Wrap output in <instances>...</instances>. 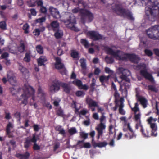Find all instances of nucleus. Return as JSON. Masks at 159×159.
<instances>
[{
    "mask_svg": "<svg viewBox=\"0 0 159 159\" xmlns=\"http://www.w3.org/2000/svg\"><path fill=\"white\" fill-rule=\"evenodd\" d=\"M111 9L113 12L121 17L126 18L131 20H134L131 11L128 9L123 8L120 4H116L114 6H112Z\"/></svg>",
    "mask_w": 159,
    "mask_h": 159,
    "instance_id": "nucleus-3",
    "label": "nucleus"
},
{
    "mask_svg": "<svg viewBox=\"0 0 159 159\" xmlns=\"http://www.w3.org/2000/svg\"><path fill=\"white\" fill-rule=\"evenodd\" d=\"M40 30L39 29H36L34 30L33 33H34V35L35 36H39L40 34Z\"/></svg>",
    "mask_w": 159,
    "mask_h": 159,
    "instance_id": "nucleus-55",
    "label": "nucleus"
},
{
    "mask_svg": "<svg viewBox=\"0 0 159 159\" xmlns=\"http://www.w3.org/2000/svg\"><path fill=\"white\" fill-rule=\"evenodd\" d=\"M81 44L84 46L86 48H88L89 47L88 41L86 39H82L80 40Z\"/></svg>",
    "mask_w": 159,
    "mask_h": 159,
    "instance_id": "nucleus-30",
    "label": "nucleus"
},
{
    "mask_svg": "<svg viewBox=\"0 0 159 159\" xmlns=\"http://www.w3.org/2000/svg\"><path fill=\"white\" fill-rule=\"evenodd\" d=\"M138 103H136L135 104L134 107V108H131V109L134 112V114L137 113L138 111L140 112L139 108L138 107Z\"/></svg>",
    "mask_w": 159,
    "mask_h": 159,
    "instance_id": "nucleus-40",
    "label": "nucleus"
},
{
    "mask_svg": "<svg viewBox=\"0 0 159 159\" xmlns=\"http://www.w3.org/2000/svg\"><path fill=\"white\" fill-rule=\"evenodd\" d=\"M88 134L85 133L83 132H81L80 133V136L81 137L84 139H86L88 138Z\"/></svg>",
    "mask_w": 159,
    "mask_h": 159,
    "instance_id": "nucleus-53",
    "label": "nucleus"
},
{
    "mask_svg": "<svg viewBox=\"0 0 159 159\" xmlns=\"http://www.w3.org/2000/svg\"><path fill=\"white\" fill-rule=\"evenodd\" d=\"M31 52L30 50L26 52L24 58L23 60L26 62L28 63L31 61Z\"/></svg>",
    "mask_w": 159,
    "mask_h": 159,
    "instance_id": "nucleus-23",
    "label": "nucleus"
},
{
    "mask_svg": "<svg viewBox=\"0 0 159 159\" xmlns=\"http://www.w3.org/2000/svg\"><path fill=\"white\" fill-rule=\"evenodd\" d=\"M157 129L152 130L151 131V135L154 137L157 136Z\"/></svg>",
    "mask_w": 159,
    "mask_h": 159,
    "instance_id": "nucleus-61",
    "label": "nucleus"
},
{
    "mask_svg": "<svg viewBox=\"0 0 159 159\" xmlns=\"http://www.w3.org/2000/svg\"><path fill=\"white\" fill-rule=\"evenodd\" d=\"M55 129L57 131H59V134L63 136L66 134L65 130L63 128H62L61 126V125H58L57 126L55 127Z\"/></svg>",
    "mask_w": 159,
    "mask_h": 159,
    "instance_id": "nucleus-29",
    "label": "nucleus"
},
{
    "mask_svg": "<svg viewBox=\"0 0 159 159\" xmlns=\"http://www.w3.org/2000/svg\"><path fill=\"white\" fill-rule=\"evenodd\" d=\"M5 118L7 120H9L11 118V116H10V113L9 112L7 113L6 111L5 112Z\"/></svg>",
    "mask_w": 159,
    "mask_h": 159,
    "instance_id": "nucleus-62",
    "label": "nucleus"
},
{
    "mask_svg": "<svg viewBox=\"0 0 159 159\" xmlns=\"http://www.w3.org/2000/svg\"><path fill=\"white\" fill-rule=\"evenodd\" d=\"M6 24L5 21H3L0 22V28L5 30L6 29Z\"/></svg>",
    "mask_w": 159,
    "mask_h": 159,
    "instance_id": "nucleus-45",
    "label": "nucleus"
},
{
    "mask_svg": "<svg viewBox=\"0 0 159 159\" xmlns=\"http://www.w3.org/2000/svg\"><path fill=\"white\" fill-rule=\"evenodd\" d=\"M88 112L87 110L83 109L81 110L80 112V114L82 115H85Z\"/></svg>",
    "mask_w": 159,
    "mask_h": 159,
    "instance_id": "nucleus-57",
    "label": "nucleus"
},
{
    "mask_svg": "<svg viewBox=\"0 0 159 159\" xmlns=\"http://www.w3.org/2000/svg\"><path fill=\"white\" fill-rule=\"evenodd\" d=\"M80 62L81 63V66L82 69H85L86 68V64L84 60H80Z\"/></svg>",
    "mask_w": 159,
    "mask_h": 159,
    "instance_id": "nucleus-46",
    "label": "nucleus"
},
{
    "mask_svg": "<svg viewBox=\"0 0 159 159\" xmlns=\"http://www.w3.org/2000/svg\"><path fill=\"white\" fill-rule=\"evenodd\" d=\"M107 54L113 56L116 60L120 61H125L128 59L132 63H138L140 59L136 55L133 53H125L123 51L117 50L114 51L108 46L104 47Z\"/></svg>",
    "mask_w": 159,
    "mask_h": 159,
    "instance_id": "nucleus-1",
    "label": "nucleus"
},
{
    "mask_svg": "<svg viewBox=\"0 0 159 159\" xmlns=\"http://www.w3.org/2000/svg\"><path fill=\"white\" fill-rule=\"evenodd\" d=\"M105 61L108 64H112L114 61V59L111 57H108L107 56L105 57Z\"/></svg>",
    "mask_w": 159,
    "mask_h": 159,
    "instance_id": "nucleus-36",
    "label": "nucleus"
},
{
    "mask_svg": "<svg viewBox=\"0 0 159 159\" xmlns=\"http://www.w3.org/2000/svg\"><path fill=\"white\" fill-rule=\"evenodd\" d=\"M15 156L19 159H28L30 156V154L28 152H26L23 154L17 153Z\"/></svg>",
    "mask_w": 159,
    "mask_h": 159,
    "instance_id": "nucleus-17",
    "label": "nucleus"
},
{
    "mask_svg": "<svg viewBox=\"0 0 159 159\" xmlns=\"http://www.w3.org/2000/svg\"><path fill=\"white\" fill-rule=\"evenodd\" d=\"M60 86L63 88L66 93H70L71 89L70 84L56 80L52 81V84L50 86L49 90L52 93H55L60 90Z\"/></svg>",
    "mask_w": 159,
    "mask_h": 159,
    "instance_id": "nucleus-2",
    "label": "nucleus"
},
{
    "mask_svg": "<svg viewBox=\"0 0 159 159\" xmlns=\"http://www.w3.org/2000/svg\"><path fill=\"white\" fill-rule=\"evenodd\" d=\"M75 95L78 97H83L85 95V93L82 91H77L75 92Z\"/></svg>",
    "mask_w": 159,
    "mask_h": 159,
    "instance_id": "nucleus-42",
    "label": "nucleus"
},
{
    "mask_svg": "<svg viewBox=\"0 0 159 159\" xmlns=\"http://www.w3.org/2000/svg\"><path fill=\"white\" fill-rule=\"evenodd\" d=\"M140 131L143 137H148L150 136V129L149 128H146L145 130L143 127H142L140 129Z\"/></svg>",
    "mask_w": 159,
    "mask_h": 159,
    "instance_id": "nucleus-21",
    "label": "nucleus"
},
{
    "mask_svg": "<svg viewBox=\"0 0 159 159\" xmlns=\"http://www.w3.org/2000/svg\"><path fill=\"white\" fill-rule=\"evenodd\" d=\"M13 128V126L12 124L9 122L6 128V134L9 138H12L14 137L13 135L11 133L10 128Z\"/></svg>",
    "mask_w": 159,
    "mask_h": 159,
    "instance_id": "nucleus-16",
    "label": "nucleus"
},
{
    "mask_svg": "<svg viewBox=\"0 0 159 159\" xmlns=\"http://www.w3.org/2000/svg\"><path fill=\"white\" fill-rule=\"evenodd\" d=\"M9 57V54L7 52H5L3 53L0 57L1 59H6Z\"/></svg>",
    "mask_w": 159,
    "mask_h": 159,
    "instance_id": "nucleus-52",
    "label": "nucleus"
},
{
    "mask_svg": "<svg viewBox=\"0 0 159 159\" xmlns=\"http://www.w3.org/2000/svg\"><path fill=\"white\" fill-rule=\"evenodd\" d=\"M68 132L70 135H72L77 133L76 129L75 127L71 128L68 130Z\"/></svg>",
    "mask_w": 159,
    "mask_h": 159,
    "instance_id": "nucleus-38",
    "label": "nucleus"
},
{
    "mask_svg": "<svg viewBox=\"0 0 159 159\" xmlns=\"http://www.w3.org/2000/svg\"><path fill=\"white\" fill-rule=\"evenodd\" d=\"M138 101L140 102V104L144 108L147 107V100L144 97L139 96L137 97Z\"/></svg>",
    "mask_w": 159,
    "mask_h": 159,
    "instance_id": "nucleus-19",
    "label": "nucleus"
},
{
    "mask_svg": "<svg viewBox=\"0 0 159 159\" xmlns=\"http://www.w3.org/2000/svg\"><path fill=\"white\" fill-rule=\"evenodd\" d=\"M30 11L31 15L33 16H36L37 14V12L34 9L32 8L30 9Z\"/></svg>",
    "mask_w": 159,
    "mask_h": 159,
    "instance_id": "nucleus-58",
    "label": "nucleus"
},
{
    "mask_svg": "<svg viewBox=\"0 0 159 159\" xmlns=\"http://www.w3.org/2000/svg\"><path fill=\"white\" fill-rule=\"evenodd\" d=\"M56 113L58 116L61 117L63 116V112L62 109H59L56 111Z\"/></svg>",
    "mask_w": 159,
    "mask_h": 159,
    "instance_id": "nucleus-48",
    "label": "nucleus"
},
{
    "mask_svg": "<svg viewBox=\"0 0 159 159\" xmlns=\"http://www.w3.org/2000/svg\"><path fill=\"white\" fill-rule=\"evenodd\" d=\"M144 52L145 54L148 56H151L153 54L152 51L148 49H145L144 50Z\"/></svg>",
    "mask_w": 159,
    "mask_h": 159,
    "instance_id": "nucleus-51",
    "label": "nucleus"
},
{
    "mask_svg": "<svg viewBox=\"0 0 159 159\" xmlns=\"http://www.w3.org/2000/svg\"><path fill=\"white\" fill-rule=\"evenodd\" d=\"M70 55L73 58H79L78 52L74 50H71Z\"/></svg>",
    "mask_w": 159,
    "mask_h": 159,
    "instance_id": "nucleus-31",
    "label": "nucleus"
},
{
    "mask_svg": "<svg viewBox=\"0 0 159 159\" xmlns=\"http://www.w3.org/2000/svg\"><path fill=\"white\" fill-rule=\"evenodd\" d=\"M83 8H80L79 7L75 8L72 10V12L74 13H77L79 12V15L80 16V11Z\"/></svg>",
    "mask_w": 159,
    "mask_h": 159,
    "instance_id": "nucleus-47",
    "label": "nucleus"
},
{
    "mask_svg": "<svg viewBox=\"0 0 159 159\" xmlns=\"http://www.w3.org/2000/svg\"><path fill=\"white\" fill-rule=\"evenodd\" d=\"M18 69L23 75H25L28 73L27 69L21 65L20 64H19Z\"/></svg>",
    "mask_w": 159,
    "mask_h": 159,
    "instance_id": "nucleus-27",
    "label": "nucleus"
},
{
    "mask_svg": "<svg viewBox=\"0 0 159 159\" xmlns=\"http://www.w3.org/2000/svg\"><path fill=\"white\" fill-rule=\"evenodd\" d=\"M85 101L86 104L88 105L89 108H91L92 107H97L98 106L97 102L89 97H86Z\"/></svg>",
    "mask_w": 159,
    "mask_h": 159,
    "instance_id": "nucleus-14",
    "label": "nucleus"
},
{
    "mask_svg": "<svg viewBox=\"0 0 159 159\" xmlns=\"http://www.w3.org/2000/svg\"><path fill=\"white\" fill-rule=\"evenodd\" d=\"M50 25L54 31L55 29H57L59 27V24L56 21H52Z\"/></svg>",
    "mask_w": 159,
    "mask_h": 159,
    "instance_id": "nucleus-33",
    "label": "nucleus"
},
{
    "mask_svg": "<svg viewBox=\"0 0 159 159\" xmlns=\"http://www.w3.org/2000/svg\"><path fill=\"white\" fill-rule=\"evenodd\" d=\"M150 125V128L152 130L157 129V126L155 123H152Z\"/></svg>",
    "mask_w": 159,
    "mask_h": 159,
    "instance_id": "nucleus-60",
    "label": "nucleus"
},
{
    "mask_svg": "<svg viewBox=\"0 0 159 159\" xmlns=\"http://www.w3.org/2000/svg\"><path fill=\"white\" fill-rule=\"evenodd\" d=\"M47 61V59L45 56H40L37 60L39 66H41L42 65H44V63Z\"/></svg>",
    "mask_w": 159,
    "mask_h": 159,
    "instance_id": "nucleus-22",
    "label": "nucleus"
},
{
    "mask_svg": "<svg viewBox=\"0 0 159 159\" xmlns=\"http://www.w3.org/2000/svg\"><path fill=\"white\" fill-rule=\"evenodd\" d=\"M64 19L61 20L65 24L66 27L70 28L72 30L76 31L75 29L76 27L74 25L76 23L75 17L70 13H67L64 16Z\"/></svg>",
    "mask_w": 159,
    "mask_h": 159,
    "instance_id": "nucleus-8",
    "label": "nucleus"
},
{
    "mask_svg": "<svg viewBox=\"0 0 159 159\" xmlns=\"http://www.w3.org/2000/svg\"><path fill=\"white\" fill-rule=\"evenodd\" d=\"M87 34L90 36L91 39L94 41L99 40L103 38L102 35L94 31H89L87 32Z\"/></svg>",
    "mask_w": 159,
    "mask_h": 159,
    "instance_id": "nucleus-9",
    "label": "nucleus"
},
{
    "mask_svg": "<svg viewBox=\"0 0 159 159\" xmlns=\"http://www.w3.org/2000/svg\"><path fill=\"white\" fill-rule=\"evenodd\" d=\"M106 128V125L105 123H100L98 125V127L96 128V129L98 131V135L97 138L98 139L100 136H102L103 133V130L105 129Z\"/></svg>",
    "mask_w": 159,
    "mask_h": 159,
    "instance_id": "nucleus-13",
    "label": "nucleus"
},
{
    "mask_svg": "<svg viewBox=\"0 0 159 159\" xmlns=\"http://www.w3.org/2000/svg\"><path fill=\"white\" fill-rule=\"evenodd\" d=\"M140 74L141 76L148 79L150 81L153 82L154 81L152 76L148 73L145 69L141 70L140 71Z\"/></svg>",
    "mask_w": 159,
    "mask_h": 159,
    "instance_id": "nucleus-12",
    "label": "nucleus"
},
{
    "mask_svg": "<svg viewBox=\"0 0 159 159\" xmlns=\"http://www.w3.org/2000/svg\"><path fill=\"white\" fill-rule=\"evenodd\" d=\"M29 28V25L27 23L25 24L23 26V29L24 30L25 34H28L29 33L28 29Z\"/></svg>",
    "mask_w": 159,
    "mask_h": 159,
    "instance_id": "nucleus-41",
    "label": "nucleus"
},
{
    "mask_svg": "<svg viewBox=\"0 0 159 159\" xmlns=\"http://www.w3.org/2000/svg\"><path fill=\"white\" fill-rule=\"evenodd\" d=\"M143 5L146 6L145 12L147 16L151 15L154 16L155 15L153 11L154 7H157L159 5V0H140Z\"/></svg>",
    "mask_w": 159,
    "mask_h": 159,
    "instance_id": "nucleus-4",
    "label": "nucleus"
},
{
    "mask_svg": "<svg viewBox=\"0 0 159 159\" xmlns=\"http://www.w3.org/2000/svg\"><path fill=\"white\" fill-rule=\"evenodd\" d=\"M14 116L16 118L18 119V120L20 121L21 119V113L19 112H16L14 114Z\"/></svg>",
    "mask_w": 159,
    "mask_h": 159,
    "instance_id": "nucleus-44",
    "label": "nucleus"
},
{
    "mask_svg": "<svg viewBox=\"0 0 159 159\" xmlns=\"http://www.w3.org/2000/svg\"><path fill=\"white\" fill-rule=\"evenodd\" d=\"M80 20L84 24L86 23H90L93 20L94 17L93 14L89 10L83 8L80 12Z\"/></svg>",
    "mask_w": 159,
    "mask_h": 159,
    "instance_id": "nucleus-7",
    "label": "nucleus"
},
{
    "mask_svg": "<svg viewBox=\"0 0 159 159\" xmlns=\"http://www.w3.org/2000/svg\"><path fill=\"white\" fill-rule=\"evenodd\" d=\"M91 147V145L89 143L87 142L85 143L84 144V145L83 146L82 145H79V148H89Z\"/></svg>",
    "mask_w": 159,
    "mask_h": 159,
    "instance_id": "nucleus-43",
    "label": "nucleus"
},
{
    "mask_svg": "<svg viewBox=\"0 0 159 159\" xmlns=\"http://www.w3.org/2000/svg\"><path fill=\"white\" fill-rule=\"evenodd\" d=\"M148 88L149 90H150L152 91H155V87L152 85H149L148 86Z\"/></svg>",
    "mask_w": 159,
    "mask_h": 159,
    "instance_id": "nucleus-64",
    "label": "nucleus"
},
{
    "mask_svg": "<svg viewBox=\"0 0 159 159\" xmlns=\"http://www.w3.org/2000/svg\"><path fill=\"white\" fill-rule=\"evenodd\" d=\"M23 93L22 95L24 99L22 101L21 103L26 105L28 102L27 99L29 97H31L33 101L35 100V97L34 95L35 90L34 88L27 84H24L23 89Z\"/></svg>",
    "mask_w": 159,
    "mask_h": 159,
    "instance_id": "nucleus-5",
    "label": "nucleus"
},
{
    "mask_svg": "<svg viewBox=\"0 0 159 159\" xmlns=\"http://www.w3.org/2000/svg\"><path fill=\"white\" fill-rule=\"evenodd\" d=\"M134 119L135 121H141V115L140 112L138 113L134 114Z\"/></svg>",
    "mask_w": 159,
    "mask_h": 159,
    "instance_id": "nucleus-39",
    "label": "nucleus"
},
{
    "mask_svg": "<svg viewBox=\"0 0 159 159\" xmlns=\"http://www.w3.org/2000/svg\"><path fill=\"white\" fill-rule=\"evenodd\" d=\"M99 120L100 123H103L104 121L105 122L106 121V117L104 115H102L99 119Z\"/></svg>",
    "mask_w": 159,
    "mask_h": 159,
    "instance_id": "nucleus-59",
    "label": "nucleus"
},
{
    "mask_svg": "<svg viewBox=\"0 0 159 159\" xmlns=\"http://www.w3.org/2000/svg\"><path fill=\"white\" fill-rule=\"evenodd\" d=\"M38 94L40 99L42 100H44L45 99L46 96V93L42 90L41 87L40 86L39 87L38 89Z\"/></svg>",
    "mask_w": 159,
    "mask_h": 159,
    "instance_id": "nucleus-20",
    "label": "nucleus"
},
{
    "mask_svg": "<svg viewBox=\"0 0 159 159\" xmlns=\"http://www.w3.org/2000/svg\"><path fill=\"white\" fill-rule=\"evenodd\" d=\"M93 146L94 147H98L99 148H102L106 146L107 144V143L106 142H100L99 143H96L95 142H92Z\"/></svg>",
    "mask_w": 159,
    "mask_h": 159,
    "instance_id": "nucleus-24",
    "label": "nucleus"
},
{
    "mask_svg": "<svg viewBox=\"0 0 159 159\" xmlns=\"http://www.w3.org/2000/svg\"><path fill=\"white\" fill-rule=\"evenodd\" d=\"M63 35V31L61 30L57 29L54 34V36L57 39L61 38Z\"/></svg>",
    "mask_w": 159,
    "mask_h": 159,
    "instance_id": "nucleus-28",
    "label": "nucleus"
},
{
    "mask_svg": "<svg viewBox=\"0 0 159 159\" xmlns=\"http://www.w3.org/2000/svg\"><path fill=\"white\" fill-rule=\"evenodd\" d=\"M96 80L94 78H93L92 80V83L90 84V91L93 92L94 90L95 84Z\"/></svg>",
    "mask_w": 159,
    "mask_h": 159,
    "instance_id": "nucleus-37",
    "label": "nucleus"
},
{
    "mask_svg": "<svg viewBox=\"0 0 159 159\" xmlns=\"http://www.w3.org/2000/svg\"><path fill=\"white\" fill-rule=\"evenodd\" d=\"M124 136L126 138L129 139H131L133 138H136V135L134 131H132L130 132L127 134H125Z\"/></svg>",
    "mask_w": 159,
    "mask_h": 159,
    "instance_id": "nucleus-26",
    "label": "nucleus"
},
{
    "mask_svg": "<svg viewBox=\"0 0 159 159\" xmlns=\"http://www.w3.org/2000/svg\"><path fill=\"white\" fill-rule=\"evenodd\" d=\"M40 12L43 13H46L47 12V10L46 7L42 6L40 7Z\"/></svg>",
    "mask_w": 159,
    "mask_h": 159,
    "instance_id": "nucleus-54",
    "label": "nucleus"
},
{
    "mask_svg": "<svg viewBox=\"0 0 159 159\" xmlns=\"http://www.w3.org/2000/svg\"><path fill=\"white\" fill-rule=\"evenodd\" d=\"M60 144L59 143H56L53 147V151H56V150L60 147Z\"/></svg>",
    "mask_w": 159,
    "mask_h": 159,
    "instance_id": "nucleus-63",
    "label": "nucleus"
},
{
    "mask_svg": "<svg viewBox=\"0 0 159 159\" xmlns=\"http://www.w3.org/2000/svg\"><path fill=\"white\" fill-rule=\"evenodd\" d=\"M74 102V104L73 105V107L75 108V113L76 114H80V111H79V109L77 108L76 107V103Z\"/></svg>",
    "mask_w": 159,
    "mask_h": 159,
    "instance_id": "nucleus-49",
    "label": "nucleus"
},
{
    "mask_svg": "<svg viewBox=\"0 0 159 159\" xmlns=\"http://www.w3.org/2000/svg\"><path fill=\"white\" fill-rule=\"evenodd\" d=\"M72 83L79 88H80L82 86V82L80 80L76 79L72 82Z\"/></svg>",
    "mask_w": 159,
    "mask_h": 159,
    "instance_id": "nucleus-35",
    "label": "nucleus"
},
{
    "mask_svg": "<svg viewBox=\"0 0 159 159\" xmlns=\"http://www.w3.org/2000/svg\"><path fill=\"white\" fill-rule=\"evenodd\" d=\"M37 141L35 135H33L32 139L27 137L25 139V141L24 142V147L26 149H28L31 146V142L35 143Z\"/></svg>",
    "mask_w": 159,
    "mask_h": 159,
    "instance_id": "nucleus-10",
    "label": "nucleus"
},
{
    "mask_svg": "<svg viewBox=\"0 0 159 159\" xmlns=\"http://www.w3.org/2000/svg\"><path fill=\"white\" fill-rule=\"evenodd\" d=\"M55 60L56 63L55 64V67L56 69H60L63 68L64 67V64L61 63V60L58 57H55Z\"/></svg>",
    "mask_w": 159,
    "mask_h": 159,
    "instance_id": "nucleus-15",
    "label": "nucleus"
},
{
    "mask_svg": "<svg viewBox=\"0 0 159 159\" xmlns=\"http://www.w3.org/2000/svg\"><path fill=\"white\" fill-rule=\"evenodd\" d=\"M36 50L37 52L40 54H43V48L41 45H37L36 47Z\"/></svg>",
    "mask_w": 159,
    "mask_h": 159,
    "instance_id": "nucleus-34",
    "label": "nucleus"
},
{
    "mask_svg": "<svg viewBox=\"0 0 159 159\" xmlns=\"http://www.w3.org/2000/svg\"><path fill=\"white\" fill-rule=\"evenodd\" d=\"M110 77V75L107 76L101 75L99 77V80L102 84L104 82L107 83L108 82Z\"/></svg>",
    "mask_w": 159,
    "mask_h": 159,
    "instance_id": "nucleus-25",
    "label": "nucleus"
},
{
    "mask_svg": "<svg viewBox=\"0 0 159 159\" xmlns=\"http://www.w3.org/2000/svg\"><path fill=\"white\" fill-rule=\"evenodd\" d=\"M120 71L121 72L122 75L121 76V78L123 81H125V82H123L122 84H120V89H122L123 91L125 92L126 93H127V87H129V85L126 82H130V79L128 77L130 75V71L127 69H125L121 68L120 69Z\"/></svg>",
    "mask_w": 159,
    "mask_h": 159,
    "instance_id": "nucleus-6",
    "label": "nucleus"
},
{
    "mask_svg": "<svg viewBox=\"0 0 159 159\" xmlns=\"http://www.w3.org/2000/svg\"><path fill=\"white\" fill-rule=\"evenodd\" d=\"M10 72H8L7 74L8 80L11 85H14L16 82V78L14 76L10 75Z\"/></svg>",
    "mask_w": 159,
    "mask_h": 159,
    "instance_id": "nucleus-18",
    "label": "nucleus"
},
{
    "mask_svg": "<svg viewBox=\"0 0 159 159\" xmlns=\"http://www.w3.org/2000/svg\"><path fill=\"white\" fill-rule=\"evenodd\" d=\"M45 17H44L36 19V21L37 23H41L45 21Z\"/></svg>",
    "mask_w": 159,
    "mask_h": 159,
    "instance_id": "nucleus-50",
    "label": "nucleus"
},
{
    "mask_svg": "<svg viewBox=\"0 0 159 159\" xmlns=\"http://www.w3.org/2000/svg\"><path fill=\"white\" fill-rule=\"evenodd\" d=\"M49 10L51 15L55 19H59L61 18V16L59 13L57 9L54 8L52 6H50L49 8Z\"/></svg>",
    "mask_w": 159,
    "mask_h": 159,
    "instance_id": "nucleus-11",
    "label": "nucleus"
},
{
    "mask_svg": "<svg viewBox=\"0 0 159 159\" xmlns=\"http://www.w3.org/2000/svg\"><path fill=\"white\" fill-rule=\"evenodd\" d=\"M25 46L24 43L20 42V45L18 47L19 52L20 53H23L25 51Z\"/></svg>",
    "mask_w": 159,
    "mask_h": 159,
    "instance_id": "nucleus-32",
    "label": "nucleus"
},
{
    "mask_svg": "<svg viewBox=\"0 0 159 159\" xmlns=\"http://www.w3.org/2000/svg\"><path fill=\"white\" fill-rule=\"evenodd\" d=\"M34 144L33 146V148L34 150H37L40 149V147L36 143V142L34 143Z\"/></svg>",
    "mask_w": 159,
    "mask_h": 159,
    "instance_id": "nucleus-56",
    "label": "nucleus"
}]
</instances>
